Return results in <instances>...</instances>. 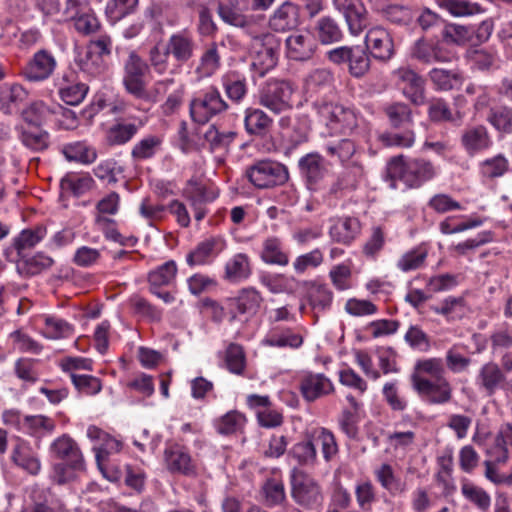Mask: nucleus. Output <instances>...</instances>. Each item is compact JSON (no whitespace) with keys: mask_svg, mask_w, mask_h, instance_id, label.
Wrapping results in <instances>:
<instances>
[{"mask_svg":"<svg viewBox=\"0 0 512 512\" xmlns=\"http://www.w3.org/2000/svg\"><path fill=\"white\" fill-rule=\"evenodd\" d=\"M263 298L255 288L248 287L241 289L237 296L228 298L225 301V309L229 316V322H233L240 315L254 316L261 304Z\"/></svg>","mask_w":512,"mask_h":512,"instance_id":"obj_14","label":"nucleus"},{"mask_svg":"<svg viewBox=\"0 0 512 512\" xmlns=\"http://www.w3.org/2000/svg\"><path fill=\"white\" fill-rule=\"evenodd\" d=\"M461 141L465 150L470 155L487 150L492 145L489 133L486 127L482 125L466 129L461 137Z\"/></svg>","mask_w":512,"mask_h":512,"instance_id":"obj_40","label":"nucleus"},{"mask_svg":"<svg viewBox=\"0 0 512 512\" xmlns=\"http://www.w3.org/2000/svg\"><path fill=\"white\" fill-rule=\"evenodd\" d=\"M252 274L251 259L246 253H236L224 265V279L230 283H240Z\"/></svg>","mask_w":512,"mask_h":512,"instance_id":"obj_31","label":"nucleus"},{"mask_svg":"<svg viewBox=\"0 0 512 512\" xmlns=\"http://www.w3.org/2000/svg\"><path fill=\"white\" fill-rule=\"evenodd\" d=\"M494 240L492 231H482L475 238H469L449 247L450 252L455 256H466L478 247Z\"/></svg>","mask_w":512,"mask_h":512,"instance_id":"obj_61","label":"nucleus"},{"mask_svg":"<svg viewBox=\"0 0 512 512\" xmlns=\"http://www.w3.org/2000/svg\"><path fill=\"white\" fill-rule=\"evenodd\" d=\"M55 429L56 421L43 414L26 415V421L23 425V433L38 439L51 435Z\"/></svg>","mask_w":512,"mask_h":512,"instance_id":"obj_44","label":"nucleus"},{"mask_svg":"<svg viewBox=\"0 0 512 512\" xmlns=\"http://www.w3.org/2000/svg\"><path fill=\"white\" fill-rule=\"evenodd\" d=\"M141 127L142 123L136 124L124 119H117L107 128L105 142L111 147L125 145L135 137Z\"/></svg>","mask_w":512,"mask_h":512,"instance_id":"obj_30","label":"nucleus"},{"mask_svg":"<svg viewBox=\"0 0 512 512\" xmlns=\"http://www.w3.org/2000/svg\"><path fill=\"white\" fill-rule=\"evenodd\" d=\"M10 461L18 469L31 476H37L42 470L38 449L21 437L14 438L10 452Z\"/></svg>","mask_w":512,"mask_h":512,"instance_id":"obj_12","label":"nucleus"},{"mask_svg":"<svg viewBox=\"0 0 512 512\" xmlns=\"http://www.w3.org/2000/svg\"><path fill=\"white\" fill-rule=\"evenodd\" d=\"M260 258L266 264L285 267L289 264L290 254L281 239L270 236L262 243Z\"/></svg>","mask_w":512,"mask_h":512,"instance_id":"obj_33","label":"nucleus"},{"mask_svg":"<svg viewBox=\"0 0 512 512\" xmlns=\"http://www.w3.org/2000/svg\"><path fill=\"white\" fill-rule=\"evenodd\" d=\"M28 97V91L19 83L0 85V111L12 114Z\"/></svg>","mask_w":512,"mask_h":512,"instance_id":"obj_34","label":"nucleus"},{"mask_svg":"<svg viewBox=\"0 0 512 512\" xmlns=\"http://www.w3.org/2000/svg\"><path fill=\"white\" fill-rule=\"evenodd\" d=\"M57 67L55 56L46 49L38 50L26 64L23 75L30 82H42L52 76Z\"/></svg>","mask_w":512,"mask_h":512,"instance_id":"obj_18","label":"nucleus"},{"mask_svg":"<svg viewBox=\"0 0 512 512\" xmlns=\"http://www.w3.org/2000/svg\"><path fill=\"white\" fill-rule=\"evenodd\" d=\"M315 107L332 135L351 134L358 126V116L350 107L332 102H317Z\"/></svg>","mask_w":512,"mask_h":512,"instance_id":"obj_2","label":"nucleus"},{"mask_svg":"<svg viewBox=\"0 0 512 512\" xmlns=\"http://www.w3.org/2000/svg\"><path fill=\"white\" fill-rule=\"evenodd\" d=\"M467 354V346L464 344L457 343L452 345L445 355V362L449 371L452 373L466 371L471 364V359Z\"/></svg>","mask_w":512,"mask_h":512,"instance_id":"obj_52","label":"nucleus"},{"mask_svg":"<svg viewBox=\"0 0 512 512\" xmlns=\"http://www.w3.org/2000/svg\"><path fill=\"white\" fill-rule=\"evenodd\" d=\"M361 224L357 218H338L329 229V235L335 242L349 245L360 233Z\"/></svg>","mask_w":512,"mask_h":512,"instance_id":"obj_37","label":"nucleus"},{"mask_svg":"<svg viewBox=\"0 0 512 512\" xmlns=\"http://www.w3.org/2000/svg\"><path fill=\"white\" fill-rule=\"evenodd\" d=\"M165 44L174 60L178 63V68L183 63L189 61L194 55V37L193 34L186 29L173 33Z\"/></svg>","mask_w":512,"mask_h":512,"instance_id":"obj_25","label":"nucleus"},{"mask_svg":"<svg viewBox=\"0 0 512 512\" xmlns=\"http://www.w3.org/2000/svg\"><path fill=\"white\" fill-rule=\"evenodd\" d=\"M41 319L43 321L42 334L47 339L60 340L74 335V326L62 318L44 315Z\"/></svg>","mask_w":512,"mask_h":512,"instance_id":"obj_42","label":"nucleus"},{"mask_svg":"<svg viewBox=\"0 0 512 512\" xmlns=\"http://www.w3.org/2000/svg\"><path fill=\"white\" fill-rule=\"evenodd\" d=\"M222 86L228 98L239 103L247 94V83L244 77L236 72H228L222 76Z\"/></svg>","mask_w":512,"mask_h":512,"instance_id":"obj_58","label":"nucleus"},{"mask_svg":"<svg viewBox=\"0 0 512 512\" xmlns=\"http://www.w3.org/2000/svg\"><path fill=\"white\" fill-rule=\"evenodd\" d=\"M364 174L363 166L358 162H352L342 171L335 184L331 187V192L337 193L339 190L355 189L363 180Z\"/></svg>","mask_w":512,"mask_h":512,"instance_id":"obj_49","label":"nucleus"},{"mask_svg":"<svg viewBox=\"0 0 512 512\" xmlns=\"http://www.w3.org/2000/svg\"><path fill=\"white\" fill-rule=\"evenodd\" d=\"M300 23L299 7L289 1L281 4L270 17L269 25L277 32H285L297 27Z\"/></svg>","mask_w":512,"mask_h":512,"instance_id":"obj_29","label":"nucleus"},{"mask_svg":"<svg viewBox=\"0 0 512 512\" xmlns=\"http://www.w3.org/2000/svg\"><path fill=\"white\" fill-rule=\"evenodd\" d=\"M88 92V86L80 82H69L67 77L62 78L59 86L60 98L69 105H78L85 98Z\"/></svg>","mask_w":512,"mask_h":512,"instance_id":"obj_59","label":"nucleus"},{"mask_svg":"<svg viewBox=\"0 0 512 512\" xmlns=\"http://www.w3.org/2000/svg\"><path fill=\"white\" fill-rule=\"evenodd\" d=\"M87 437L95 442L93 450L98 463L106 459L108 455L117 453L122 449L121 441L95 425H90L87 428Z\"/></svg>","mask_w":512,"mask_h":512,"instance_id":"obj_26","label":"nucleus"},{"mask_svg":"<svg viewBox=\"0 0 512 512\" xmlns=\"http://www.w3.org/2000/svg\"><path fill=\"white\" fill-rule=\"evenodd\" d=\"M47 234L44 226L24 229L14 238L13 246L20 258H25L27 252L41 242Z\"/></svg>","mask_w":512,"mask_h":512,"instance_id":"obj_43","label":"nucleus"},{"mask_svg":"<svg viewBox=\"0 0 512 512\" xmlns=\"http://www.w3.org/2000/svg\"><path fill=\"white\" fill-rule=\"evenodd\" d=\"M299 169L310 190H319L328 175L324 158L318 153H309L300 158Z\"/></svg>","mask_w":512,"mask_h":512,"instance_id":"obj_21","label":"nucleus"},{"mask_svg":"<svg viewBox=\"0 0 512 512\" xmlns=\"http://www.w3.org/2000/svg\"><path fill=\"white\" fill-rule=\"evenodd\" d=\"M365 49L375 60L387 62L395 55V45L391 33L382 26L368 29L364 39Z\"/></svg>","mask_w":512,"mask_h":512,"instance_id":"obj_13","label":"nucleus"},{"mask_svg":"<svg viewBox=\"0 0 512 512\" xmlns=\"http://www.w3.org/2000/svg\"><path fill=\"white\" fill-rule=\"evenodd\" d=\"M316 47L315 37L308 30L297 31L286 39V54L288 58L296 61L310 59Z\"/></svg>","mask_w":512,"mask_h":512,"instance_id":"obj_23","label":"nucleus"},{"mask_svg":"<svg viewBox=\"0 0 512 512\" xmlns=\"http://www.w3.org/2000/svg\"><path fill=\"white\" fill-rule=\"evenodd\" d=\"M227 109L228 104L215 87H209L200 92L190 102L191 118L199 124L207 123L211 118Z\"/></svg>","mask_w":512,"mask_h":512,"instance_id":"obj_8","label":"nucleus"},{"mask_svg":"<svg viewBox=\"0 0 512 512\" xmlns=\"http://www.w3.org/2000/svg\"><path fill=\"white\" fill-rule=\"evenodd\" d=\"M333 4L343 13L351 34L357 36L365 29L366 11L359 0H333Z\"/></svg>","mask_w":512,"mask_h":512,"instance_id":"obj_24","label":"nucleus"},{"mask_svg":"<svg viewBox=\"0 0 512 512\" xmlns=\"http://www.w3.org/2000/svg\"><path fill=\"white\" fill-rule=\"evenodd\" d=\"M352 267L353 262L348 259L329 270L328 277L335 290L343 292L353 288Z\"/></svg>","mask_w":512,"mask_h":512,"instance_id":"obj_51","label":"nucleus"},{"mask_svg":"<svg viewBox=\"0 0 512 512\" xmlns=\"http://www.w3.org/2000/svg\"><path fill=\"white\" fill-rule=\"evenodd\" d=\"M93 184L94 180L87 174L68 173L62 178L60 186L65 193L81 196L88 192Z\"/></svg>","mask_w":512,"mask_h":512,"instance_id":"obj_56","label":"nucleus"},{"mask_svg":"<svg viewBox=\"0 0 512 512\" xmlns=\"http://www.w3.org/2000/svg\"><path fill=\"white\" fill-rule=\"evenodd\" d=\"M61 152L69 162H76L82 165L94 163L98 157L97 150L87 141H75L64 144Z\"/></svg>","mask_w":512,"mask_h":512,"instance_id":"obj_35","label":"nucleus"},{"mask_svg":"<svg viewBox=\"0 0 512 512\" xmlns=\"http://www.w3.org/2000/svg\"><path fill=\"white\" fill-rule=\"evenodd\" d=\"M166 468L173 474H180L186 477L197 475V464L192 458L189 450L179 444H172L164 451Z\"/></svg>","mask_w":512,"mask_h":512,"instance_id":"obj_17","label":"nucleus"},{"mask_svg":"<svg viewBox=\"0 0 512 512\" xmlns=\"http://www.w3.org/2000/svg\"><path fill=\"white\" fill-rule=\"evenodd\" d=\"M412 387L424 401L431 405L446 404L453 397V388L445 377L432 380L415 376Z\"/></svg>","mask_w":512,"mask_h":512,"instance_id":"obj_11","label":"nucleus"},{"mask_svg":"<svg viewBox=\"0 0 512 512\" xmlns=\"http://www.w3.org/2000/svg\"><path fill=\"white\" fill-rule=\"evenodd\" d=\"M371 55L368 51L360 46H352L349 62L348 71L354 78L364 77L370 70L371 67Z\"/></svg>","mask_w":512,"mask_h":512,"instance_id":"obj_54","label":"nucleus"},{"mask_svg":"<svg viewBox=\"0 0 512 512\" xmlns=\"http://www.w3.org/2000/svg\"><path fill=\"white\" fill-rule=\"evenodd\" d=\"M291 456L301 466H314L317 464L318 454L309 430L303 434V439L295 443L289 450Z\"/></svg>","mask_w":512,"mask_h":512,"instance_id":"obj_41","label":"nucleus"},{"mask_svg":"<svg viewBox=\"0 0 512 512\" xmlns=\"http://www.w3.org/2000/svg\"><path fill=\"white\" fill-rule=\"evenodd\" d=\"M218 195L219 191L214 185L206 184L194 177L186 182L182 190V196L188 201L197 222L206 217L208 214L206 205L213 202Z\"/></svg>","mask_w":512,"mask_h":512,"instance_id":"obj_7","label":"nucleus"},{"mask_svg":"<svg viewBox=\"0 0 512 512\" xmlns=\"http://www.w3.org/2000/svg\"><path fill=\"white\" fill-rule=\"evenodd\" d=\"M477 384L488 395H493L498 389L505 388L506 385L511 384L512 386V381H506V376L497 363L487 362L479 370Z\"/></svg>","mask_w":512,"mask_h":512,"instance_id":"obj_28","label":"nucleus"},{"mask_svg":"<svg viewBox=\"0 0 512 512\" xmlns=\"http://www.w3.org/2000/svg\"><path fill=\"white\" fill-rule=\"evenodd\" d=\"M314 446L321 449L323 459L331 462L339 453V445L335 434L326 427H315L309 430Z\"/></svg>","mask_w":512,"mask_h":512,"instance_id":"obj_39","label":"nucleus"},{"mask_svg":"<svg viewBox=\"0 0 512 512\" xmlns=\"http://www.w3.org/2000/svg\"><path fill=\"white\" fill-rule=\"evenodd\" d=\"M487 120L500 133H512V107L504 105L491 109Z\"/></svg>","mask_w":512,"mask_h":512,"instance_id":"obj_64","label":"nucleus"},{"mask_svg":"<svg viewBox=\"0 0 512 512\" xmlns=\"http://www.w3.org/2000/svg\"><path fill=\"white\" fill-rule=\"evenodd\" d=\"M54 113V109L45 102L35 101L23 110L22 117L26 123L40 126Z\"/></svg>","mask_w":512,"mask_h":512,"instance_id":"obj_63","label":"nucleus"},{"mask_svg":"<svg viewBox=\"0 0 512 512\" xmlns=\"http://www.w3.org/2000/svg\"><path fill=\"white\" fill-rule=\"evenodd\" d=\"M291 495L298 505L310 509L323 501L322 489L318 481L296 469L291 475Z\"/></svg>","mask_w":512,"mask_h":512,"instance_id":"obj_9","label":"nucleus"},{"mask_svg":"<svg viewBox=\"0 0 512 512\" xmlns=\"http://www.w3.org/2000/svg\"><path fill=\"white\" fill-rule=\"evenodd\" d=\"M303 288L302 303L300 305L301 313H305L308 307L315 318L318 320L320 314L330 310L334 293L325 283L316 280H304L300 282Z\"/></svg>","mask_w":512,"mask_h":512,"instance_id":"obj_6","label":"nucleus"},{"mask_svg":"<svg viewBox=\"0 0 512 512\" xmlns=\"http://www.w3.org/2000/svg\"><path fill=\"white\" fill-rule=\"evenodd\" d=\"M246 421L247 419L243 413L232 410L220 417L216 421L215 427L218 433L231 435L241 431Z\"/></svg>","mask_w":512,"mask_h":512,"instance_id":"obj_60","label":"nucleus"},{"mask_svg":"<svg viewBox=\"0 0 512 512\" xmlns=\"http://www.w3.org/2000/svg\"><path fill=\"white\" fill-rule=\"evenodd\" d=\"M246 176L259 189H268L284 184L289 177L287 168L272 160H259L249 166Z\"/></svg>","mask_w":512,"mask_h":512,"instance_id":"obj_4","label":"nucleus"},{"mask_svg":"<svg viewBox=\"0 0 512 512\" xmlns=\"http://www.w3.org/2000/svg\"><path fill=\"white\" fill-rule=\"evenodd\" d=\"M318 38L322 44L339 42L343 38V32L339 25L331 17H322L316 25Z\"/></svg>","mask_w":512,"mask_h":512,"instance_id":"obj_62","label":"nucleus"},{"mask_svg":"<svg viewBox=\"0 0 512 512\" xmlns=\"http://www.w3.org/2000/svg\"><path fill=\"white\" fill-rule=\"evenodd\" d=\"M303 343L304 335L300 330L285 326L271 328L262 339L263 346L293 350L299 349Z\"/></svg>","mask_w":512,"mask_h":512,"instance_id":"obj_22","label":"nucleus"},{"mask_svg":"<svg viewBox=\"0 0 512 512\" xmlns=\"http://www.w3.org/2000/svg\"><path fill=\"white\" fill-rule=\"evenodd\" d=\"M279 42L273 34L255 36L251 43V58L254 68L265 74L275 67L278 60Z\"/></svg>","mask_w":512,"mask_h":512,"instance_id":"obj_10","label":"nucleus"},{"mask_svg":"<svg viewBox=\"0 0 512 512\" xmlns=\"http://www.w3.org/2000/svg\"><path fill=\"white\" fill-rule=\"evenodd\" d=\"M437 174L438 169L431 161L403 155L392 157L386 168V177L393 188L397 187V182H401L407 189H418Z\"/></svg>","mask_w":512,"mask_h":512,"instance_id":"obj_1","label":"nucleus"},{"mask_svg":"<svg viewBox=\"0 0 512 512\" xmlns=\"http://www.w3.org/2000/svg\"><path fill=\"white\" fill-rule=\"evenodd\" d=\"M163 136L149 134L138 140L132 147L130 156L134 163H141L153 159L162 151Z\"/></svg>","mask_w":512,"mask_h":512,"instance_id":"obj_32","label":"nucleus"},{"mask_svg":"<svg viewBox=\"0 0 512 512\" xmlns=\"http://www.w3.org/2000/svg\"><path fill=\"white\" fill-rule=\"evenodd\" d=\"M295 87L285 80H269L259 92V104L279 114L293 107Z\"/></svg>","mask_w":512,"mask_h":512,"instance_id":"obj_3","label":"nucleus"},{"mask_svg":"<svg viewBox=\"0 0 512 512\" xmlns=\"http://www.w3.org/2000/svg\"><path fill=\"white\" fill-rule=\"evenodd\" d=\"M52 458L70 462L74 468H85L84 457L78 443L68 434L55 438L49 445Z\"/></svg>","mask_w":512,"mask_h":512,"instance_id":"obj_20","label":"nucleus"},{"mask_svg":"<svg viewBox=\"0 0 512 512\" xmlns=\"http://www.w3.org/2000/svg\"><path fill=\"white\" fill-rule=\"evenodd\" d=\"M461 493L466 500L474 504L479 510H489L491 497L482 487L468 479H464L461 482Z\"/></svg>","mask_w":512,"mask_h":512,"instance_id":"obj_53","label":"nucleus"},{"mask_svg":"<svg viewBox=\"0 0 512 512\" xmlns=\"http://www.w3.org/2000/svg\"><path fill=\"white\" fill-rule=\"evenodd\" d=\"M147 63L136 53L130 52L124 63L123 85L126 91L140 100H151L145 80Z\"/></svg>","mask_w":512,"mask_h":512,"instance_id":"obj_5","label":"nucleus"},{"mask_svg":"<svg viewBox=\"0 0 512 512\" xmlns=\"http://www.w3.org/2000/svg\"><path fill=\"white\" fill-rule=\"evenodd\" d=\"M396 85L403 95L415 105L425 102V88L422 77L409 67H400L393 71Z\"/></svg>","mask_w":512,"mask_h":512,"instance_id":"obj_16","label":"nucleus"},{"mask_svg":"<svg viewBox=\"0 0 512 512\" xmlns=\"http://www.w3.org/2000/svg\"><path fill=\"white\" fill-rule=\"evenodd\" d=\"M226 240L221 236H211L199 242L186 255L190 267L209 265L226 249Z\"/></svg>","mask_w":512,"mask_h":512,"instance_id":"obj_15","label":"nucleus"},{"mask_svg":"<svg viewBox=\"0 0 512 512\" xmlns=\"http://www.w3.org/2000/svg\"><path fill=\"white\" fill-rule=\"evenodd\" d=\"M431 310L435 314L443 316L447 321L461 320L469 313L466 299L462 296H448L438 304L432 305Z\"/></svg>","mask_w":512,"mask_h":512,"instance_id":"obj_36","label":"nucleus"},{"mask_svg":"<svg viewBox=\"0 0 512 512\" xmlns=\"http://www.w3.org/2000/svg\"><path fill=\"white\" fill-rule=\"evenodd\" d=\"M374 475L382 488L391 495L396 496L406 491V485L396 476L393 467L390 464L383 463L375 471Z\"/></svg>","mask_w":512,"mask_h":512,"instance_id":"obj_48","label":"nucleus"},{"mask_svg":"<svg viewBox=\"0 0 512 512\" xmlns=\"http://www.w3.org/2000/svg\"><path fill=\"white\" fill-rule=\"evenodd\" d=\"M177 265L173 260H169L158 266L148 274L150 289L163 288L172 285L177 275Z\"/></svg>","mask_w":512,"mask_h":512,"instance_id":"obj_50","label":"nucleus"},{"mask_svg":"<svg viewBox=\"0 0 512 512\" xmlns=\"http://www.w3.org/2000/svg\"><path fill=\"white\" fill-rule=\"evenodd\" d=\"M273 119L259 108L249 107L245 110L244 127L251 136L263 137L269 133Z\"/></svg>","mask_w":512,"mask_h":512,"instance_id":"obj_38","label":"nucleus"},{"mask_svg":"<svg viewBox=\"0 0 512 512\" xmlns=\"http://www.w3.org/2000/svg\"><path fill=\"white\" fill-rule=\"evenodd\" d=\"M445 368L441 358L432 357L420 359L415 363L414 371L411 375V383L414 385V377L427 378L431 376L434 379L444 377Z\"/></svg>","mask_w":512,"mask_h":512,"instance_id":"obj_57","label":"nucleus"},{"mask_svg":"<svg viewBox=\"0 0 512 512\" xmlns=\"http://www.w3.org/2000/svg\"><path fill=\"white\" fill-rule=\"evenodd\" d=\"M428 77L438 91L452 90L456 85L462 84L464 80L462 72L458 69L433 68L429 71Z\"/></svg>","mask_w":512,"mask_h":512,"instance_id":"obj_46","label":"nucleus"},{"mask_svg":"<svg viewBox=\"0 0 512 512\" xmlns=\"http://www.w3.org/2000/svg\"><path fill=\"white\" fill-rule=\"evenodd\" d=\"M79 4L80 0H67L66 3L67 14L69 17L75 19L76 30L83 34L96 32L100 27L99 20L92 12H85L77 16Z\"/></svg>","mask_w":512,"mask_h":512,"instance_id":"obj_45","label":"nucleus"},{"mask_svg":"<svg viewBox=\"0 0 512 512\" xmlns=\"http://www.w3.org/2000/svg\"><path fill=\"white\" fill-rule=\"evenodd\" d=\"M508 170L509 161L502 154L487 158L479 164V174L485 180L502 177Z\"/></svg>","mask_w":512,"mask_h":512,"instance_id":"obj_55","label":"nucleus"},{"mask_svg":"<svg viewBox=\"0 0 512 512\" xmlns=\"http://www.w3.org/2000/svg\"><path fill=\"white\" fill-rule=\"evenodd\" d=\"M169 49L163 40L155 42L148 51V69L159 76L172 75L178 72V65L170 62Z\"/></svg>","mask_w":512,"mask_h":512,"instance_id":"obj_27","label":"nucleus"},{"mask_svg":"<svg viewBox=\"0 0 512 512\" xmlns=\"http://www.w3.org/2000/svg\"><path fill=\"white\" fill-rule=\"evenodd\" d=\"M427 257V246L420 244L403 253L397 260L396 267L405 273L415 271L425 266Z\"/></svg>","mask_w":512,"mask_h":512,"instance_id":"obj_47","label":"nucleus"},{"mask_svg":"<svg viewBox=\"0 0 512 512\" xmlns=\"http://www.w3.org/2000/svg\"><path fill=\"white\" fill-rule=\"evenodd\" d=\"M299 390L307 402H313L333 393L334 385L323 373L304 372L299 378Z\"/></svg>","mask_w":512,"mask_h":512,"instance_id":"obj_19","label":"nucleus"}]
</instances>
